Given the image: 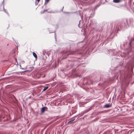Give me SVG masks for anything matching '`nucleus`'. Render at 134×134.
I'll return each instance as SVG.
<instances>
[{
    "mask_svg": "<svg viewBox=\"0 0 134 134\" xmlns=\"http://www.w3.org/2000/svg\"><path fill=\"white\" fill-rule=\"evenodd\" d=\"M134 26V22L132 19L130 18L128 19H124L122 21L117 23H115L114 27L115 31L114 32L113 31L111 32L109 36L110 39H112L116 34L118 32V31L122 29H126L129 26L132 27Z\"/></svg>",
    "mask_w": 134,
    "mask_h": 134,
    "instance_id": "f257e3e1",
    "label": "nucleus"
},
{
    "mask_svg": "<svg viewBox=\"0 0 134 134\" xmlns=\"http://www.w3.org/2000/svg\"><path fill=\"white\" fill-rule=\"evenodd\" d=\"M69 61L68 64L66 65V67L68 69H70L75 66L77 64H78L79 63L82 61L80 58H74L71 60H68Z\"/></svg>",
    "mask_w": 134,
    "mask_h": 134,
    "instance_id": "f03ea898",
    "label": "nucleus"
},
{
    "mask_svg": "<svg viewBox=\"0 0 134 134\" xmlns=\"http://www.w3.org/2000/svg\"><path fill=\"white\" fill-rule=\"evenodd\" d=\"M82 52H80L79 51L77 50L75 51H64L63 53V57L62 59H65L67 58L68 56L70 54H81Z\"/></svg>",
    "mask_w": 134,
    "mask_h": 134,
    "instance_id": "7ed1b4c3",
    "label": "nucleus"
},
{
    "mask_svg": "<svg viewBox=\"0 0 134 134\" xmlns=\"http://www.w3.org/2000/svg\"><path fill=\"white\" fill-rule=\"evenodd\" d=\"M83 80L84 82L82 84L83 85H89L92 84V81L90 80L87 79L86 77L84 78Z\"/></svg>",
    "mask_w": 134,
    "mask_h": 134,
    "instance_id": "20e7f679",
    "label": "nucleus"
},
{
    "mask_svg": "<svg viewBox=\"0 0 134 134\" xmlns=\"http://www.w3.org/2000/svg\"><path fill=\"white\" fill-rule=\"evenodd\" d=\"M48 109V108L46 106H44L41 108L40 111L41 113H40V115H42L43 113L46 111Z\"/></svg>",
    "mask_w": 134,
    "mask_h": 134,
    "instance_id": "39448f33",
    "label": "nucleus"
},
{
    "mask_svg": "<svg viewBox=\"0 0 134 134\" xmlns=\"http://www.w3.org/2000/svg\"><path fill=\"white\" fill-rule=\"evenodd\" d=\"M77 108L76 107H73L71 110V112H70V114H72L75 113L76 111Z\"/></svg>",
    "mask_w": 134,
    "mask_h": 134,
    "instance_id": "423d86ee",
    "label": "nucleus"
},
{
    "mask_svg": "<svg viewBox=\"0 0 134 134\" xmlns=\"http://www.w3.org/2000/svg\"><path fill=\"white\" fill-rule=\"evenodd\" d=\"M78 115H76L74 117L69 119V121L68 122V124H69L71 123L72 122L74 121L75 119V118L77 117Z\"/></svg>",
    "mask_w": 134,
    "mask_h": 134,
    "instance_id": "0eeeda50",
    "label": "nucleus"
},
{
    "mask_svg": "<svg viewBox=\"0 0 134 134\" xmlns=\"http://www.w3.org/2000/svg\"><path fill=\"white\" fill-rule=\"evenodd\" d=\"M112 105V104L111 103H108L105 105H104L103 107L105 108H109L111 107Z\"/></svg>",
    "mask_w": 134,
    "mask_h": 134,
    "instance_id": "6e6552de",
    "label": "nucleus"
},
{
    "mask_svg": "<svg viewBox=\"0 0 134 134\" xmlns=\"http://www.w3.org/2000/svg\"><path fill=\"white\" fill-rule=\"evenodd\" d=\"M95 14V11L92 10V12L91 13L90 15L88 17L89 19L93 18Z\"/></svg>",
    "mask_w": 134,
    "mask_h": 134,
    "instance_id": "1a4fd4ad",
    "label": "nucleus"
},
{
    "mask_svg": "<svg viewBox=\"0 0 134 134\" xmlns=\"http://www.w3.org/2000/svg\"><path fill=\"white\" fill-rule=\"evenodd\" d=\"M57 66V65L55 62H53L52 66L51 67V69H55Z\"/></svg>",
    "mask_w": 134,
    "mask_h": 134,
    "instance_id": "9d476101",
    "label": "nucleus"
},
{
    "mask_svg": "<svg viewBox=\"0 0 134 134\" xmlns=\"http://www.w3.org/2000/svg\"><path fill=\"white\" fill-rule=\"evenodd\" d=\"M25 73L24 71H22L16 72H14L15 74L16 75H20L21 74V75H22L23 74H24Z\"/></svg>",
    "mask_w": 134,
    "mask_h": 134,
    "instance_id": "9b49d317",
    "label": "nucleus"
},
{
    "mask_svg": "<svg viewBox=\"0 0 134 134\" xmlns=\"http://www.w3.org/2000/svg\"><path fill=\"white\" fill-rule=\"evenodd\" d=\"M92 106H91L90 107L88 108L87 109H86L83 112L84 113H86L90 111L91 110H92Z\"/></svg>",
    "mask_w": 134,
    "mask_h": 134,
    "instance_id": "f8f14e48",
    "label": "nucleus"
},
{
    "mask_svg": "<svg viewBox=\"0 0 134 134\" xmlns=\"http://www.w3.org/2000/svg\"><path fill=\"white\" fill-rule=\"evenodd\" d=\"M34 67H30L29 70L24 71L25 72H29L31 71L33 69Z\"/></svg>",
    "mask_w": 134,
    "mask_h": 134,
    "instance_id": "ddd939ff",
    "label": "nucleus"
},
{
    "mask_svg": "<svg viewBox=\"0 0 134 134\" xmlns=\"http://www.w3.org/2000/svg\"><path fill=\"white\" fill-rule=\"evenodd\" d=\"M2 4L3 5V11L6 13L7 14L9 15V14L8 12H7L5 10V9L4 8V0H3V1L2 2Z\"/></svg>",
    "mask_w": 134,
    "mask_h": 134,
    "instance_id": "4468645a",
    "label": "nucleus"
},
{
    "mask_svg": "<svg viewBox=\"0 0 134 134\" xmlns=\"http://www.w3.org/2000/svg\"><path fill=\"white\" fill-rule=\"evenodd\" d=\"M87 103L86 102H81L79 103L80 106V107H83V105L86 104Z\"/></svg>",
    "mask_w": 134,
    "mask_h": 134,
    "instance_id": "2eb2a0df",
    "label": "nucleus"
},
{
    "mask_svg": "<svg viewBox=\"0 0 134 134\" xmlns=\"http://www.w3.org/2000/svg\"><path fill=\"white\" fill-rule=\"evenodd\" d=\"M100 4H98L96 6H95V7L94 8V9H93L92 10H93V11H95V10H97V8L100 6Z\"/></svg>",
    "mask_w": 134,
    "mask_h": 134,
    "instance_id": "dca6fc26",
    "label": "nucleus"
},
{
    "mask_svg": "<svg viewBox=\"0 0 134 134\" xmlns=\"http://www.w3.org/2000/svg\"><path fill=\"white\" fill-rule=\"evenodd\" d=\"M32 54L33 56L35 58V60H36L37 57L36 54L34 52H33Z\"/></svg>",
    "mask_w": 134,
    "mask_h": 134,
    "instance_id": "f3484780",
    "label": "nucleus"
},
{
    "mask_svg": "<svg viewBox=\"0 0 134 134\" xmlns=\"http://www.w3.org/2000/svg\"><path fill=\"white\" fill-rule=\"evenodd\" d=\"M121 0H113V2L114 3H118L121 2Z\"/></svg>",
    "mask_w": 134,
    "mask_h": 134,
    "instance_id": "a211bd4d",
    "label": "nucleus"
},
{
    "mask_svg": "<svg viewBox=\"0 0 134 134\" xmlns=\"http://www.w3.org/2000/svg\"><path fill=\"white\" fill-rule=\"evenodd\" d=\"M47 12L49 13H58V11H53L52 10L50 11H47Z\"/></svg>",
    "mask_w": 134,
    "mask_h": 134,
    "instance_id": "6ab92c4d",
    "label": "nucleus"
},
{
    "mask_svg": "<svg viewBox=\"0 0 134 134\" xmlns=\"http://www.w3.org/2000/svg\"><path fill=\"white\" fill-rule=\"evenodd\" d=\"M40 0H36L35 2V5H37L38 4V3L40 1Z\"/></svg>",
    "mask_w": 134,
    "mask_h": 134,
    "instance_id": "aec40b11",
    "label": "nucleus"
},
{
    "mask_svg": "<svg viewBox=\"0 0 134 134\" xmlns=\"http://www.w3.org/2000/svg\"><path fill=\"white\" fill-rule=\"evenodd\" d=\"M48 88V86H46L44 87V88L43 90V91H45L47 90Z\"/></svg>",
    "mask_w": 134,
    "mask_h": 134,
    "instance_id": "412c9836",
    "label": "nucleus"
},
{
    "mask_svg": "<svg viewBox=\"0 0 134 134\" xmlns=\"http://www.w3.org/2000/svg\"><path fill=\"white\" fill-rule=\"evenodd\" d=\"M47 29H48V31L49 32V33L50 34V33H53L54 32H55V31H51L50 30H49V28H48Z\"/></svg>",
    "mask_w": 134,
    "mask_h": 134,
    "instance_id": "4be33fe9",
    "label": "nucleus"
},
{
    "mask_svg": "<svg viewBox=\"0 0 134 134\" xmlns=\"http://www.w3.org/2000/svg\"><path fill=\"white\" fill-rule=\"evenodd\" d=\"M20 69H23V70H24L26 69H27V67H25L24 68H23L21 66V65H20Z\"/></svg>",
    "mask_w": 134,
    "mask_h": 134,
    "instance_id": "5701e85b",
    "label": "nucleus"
},
{
    "mask_svg": "<svg viewBox=\"0 0 134 134\" xmlns=\"http://www.w3.org/2000/svg\"><path fill=\"white\" fill-rule=\"evenodd\" d=\"M50 1V0H45L44 5L48 3Z\"/></svg>",
    "mask_w": 134,
    "mask_h": 134,
    "instance_id": "b1692460",
    "label": "nucleus"
},
{
    "mask_svg": "<svg viewBox=\"0 0 134 134\" xmlns=\"http://www.w3.org/2000/svg\"><path fill=\"white\" fill-rule=\"evenodd\" d=\"M45 12H47V9H45L43 11H42L41 12V14H43Z\"/></svg>",
    "mask_w": 134,
    "mask_h": 134,
    "instance_id": "393cba45",
    "label": "nucleus"
},
{
    "mask_svg": "<svg viewBox=\"0 0 134 134\" xmlns=\"http://www.w3.org/2000/svg\"><path fill=\"white\" fill-rule=\"evenodd\" d=\"M64 13H65L67 14L68 15L72 13V12H64Z\"/></svg>",
    "mask_w": 134,
    "mask_h": 134,
    "instance_id": "a878e982",
    "label": "nucleus"
},
{
    "mask_svg": "<svg viewBox=\"0 0 134 134\" xmlns=\"http://www.w3.org/2000/svg\"><path fill=\"white\" fill-rule=\"evenodd\" d=\"M132 132L131 131H130V130H129L127 132V134H131Z\"/></svg>",
    "mask_w": 134,
    "mask_h": 134,
    "instance_id": "bb28decb",
    "label": "nucleus"
},
{
    "mask_svg": "<svg viewBox=\"0 0 134 134\" xmlns=\"http://www.w3.org/2000/svg\"><path fill=\"white\" fill-rule=\"evenodd\" d=\"M98 118H97L92 120L93 122H95L98 120Z\"/></svg>",
    "mask_w": 134,
    "mask_h": 134,
    "instance_id": "cd10ccee",
    "label": "nucleus"
},
{
    "mask_svg": "<svg viewBox=\"0 0 134 134\" xmlns=\"http://www.w3.org/2000/svg\"><path fill=\"white\" fill-rule=\"evenodd\" d=\"M14 41L15 42V43H16V49H18V42H16L15 40H14Z\"/></svg>",
    "mask_w": 134,
    "mask_h": 134,
    "instance_id": "c85d7f7f",
    "label": "nucleus"
},
{
    "mask_svg": "<svg viewBox=\"0 0 134 134\" xmlns=\"http://www.w3.org/2000/svg\"><path fill=\"white\" fill-rule=\"evenodd\" d=\"M53 62L52 61V60H51L50 62V63H49V66H50L53 63Z\"/></svg>",
    "mask_w": 134,
    "mask_h": 134,
    "instance_id": "c756f323",
    "label": "nucleus"
},
{
    "mask_svg": "<svg viewBox=\"0 0 134 134\" xmlns=\"http://www.w3.org/2000/svg\"><path fill=\"white\" fill-rule=\"evenodd\" d=\"M41 77V75H39V76H38L37 77V78H38V79H39V78H40Z\"/></svg>",
    "mask_w": 134,
    "mask_h": 134,
    "instance_id": "7c9ffc66",
    "label": "nucleus"
},
{
    "mask_svg": "<svg viewBox=\"0 0 134 134\" xmlns=\"http://www.w3.org/2000/svg\"><path fill=\"white\" fill-rule=\"evenodd\" d=\"M56 26H57V28H58V25H56Z\"/></svg>",
    "mask_w": 134,
    "mask_h": 134,
    "instance_id": "2f4dec72",
    "label": "nucleus"
},
{
    "mask_svg": "<svg viewBox=\"0 0 134 134\" xmlns=\"http://www.w3.org/2000/svg\"><path fill=\"white\" fill-rule=\"evenodd\" d=\"M64 7L63 6V8L61 10V11H63V8H64Z\"/></svg>",
    "mask_w": 134,
    "mask_h": 134,
    "instance_id": "473e14b6",
    "label": "nucleus"
},
{
    "mask_svg": "<svg viewBox=\"0 0 134 134\" xmlns=\"http://www.w3.org/2000/svg\"><path fill=\"white\" fill-rule=\"evenodd\" d=\"M80 21H79V24H78V26H79V25H80Z\"/></svg>",
    "mask_w": 134,
    "mask_h": 134,
    "instance_id": "72a5a7b5",
    "label": "nucleus"
},
{
    "mask_svg": "<svg viewBox=\"0 0 134 134\" xmlns=\"http://www.w3.org/2000/svg\"><path fill=\"white\" fill-rule=\"evenodd\" d=\"M12 39H13V40L14 41V40H14V38L13 37H12Z\"/></svg>",
    "mask_w": 134,
    "mask_h": 134,
    "instance_id": "f704fd0d",
    "label": "nucleus"
},
{
    "mask_svg": "<svg viewBox=\"0 0 134 134\" xmlns=\"http://www.w3.org/2000/svg\"><path fill=\"white\" fill-rule=\"evenodd\" d=\"M123 45L124 47H125V44L124 43L123 44Z\"/></svg>",
    "mask_w": 134,
    "mask_h": 134,
    "instance_id": "c9c22d12",
    "label": "nucleus"
},
{
    "mask_svg": "<svg viewBox=\"0 0 134 134\" xmlns=\"http://www.w3.org/2000/svg\"><path fill=\"white\" fill-rule=\"evenodd\" d=\"M21 62H22V63H24V62H24V61H22Z\"/></svg>",
    "mask_w": 134,
    "mask_h": 134,
    "instance_id": "e433bc0d",
    "label": "nucleus"
},
{
    "mask_svg": "<svg viewBox=\"0 0 134 134\" xmlns=\"http://www.w3.org/2000/svg\"><path fill=\"white\" fill-rule=\"evenodd\" d=\"M122 43L120 45V47H121V46H122Z\"/></svg>",
    "mask_w": 134,
    "mask_h": 134,
    "instance_id": "4c0bfd02",
    "label": "nucleus"
},
{
    "mask_svg": "<svg viewBox=\"0 0 134 134\" xmlns=\"http://www.w3.org/2000/svg\"><path fill=\"white\" fill-rule=\"evenodd\" d=\"M120 65L121 66H122V63H121L120 64Z\"/></svg>",
    "mask_w": 134,
    "mask_h": 134,
    "instance_id": "58836bf2",
    "label": "nucleus"
},
{
    "mask_svg": "<svg viewBox=\"0 0 134 134\" xmlns=\"http://www.w3.org/2000/svg\"><path fill=\"white\" fill-rule=\"evenodd\" d=\"M69 102L70 103H71V102H70V101H69ZM71 103H72V102H71Z\"/></svg>",
    "mask_w": 134,
    "mask_h": 134,
    "instance_id": "ea45409f",
    "label": "nucleus"
},
{
    "mask_svg": "<svg viewBox=\"0 0 134 134\" xmlns=\"http://www.w3.org/2000/svg\"><path fill=\"white\" fill-rule=\"evenodd\" d=\"M106 26H107V25H105Z\"/></svg>",
    "mask_w": 134,
    "mask_h": 134,
    "instance_id": "a19ab883",
    "label": "nucleus"
},
{
    "mask_svg": "<svg viewBox=\"0 0 134 134\" xmlns=\"http://www.w3.org/2000/svg\"><path fill=\"white\" fill-rule=\"evenodd\" d=\"M8 45H9V44H7V46H8Z\"/></svg>",
    "mask_w": 134,
    "mask_h": 134,
    "instance_id": "79ce46f5",
    "label": "nucleus"
},
{
    "mask_svg": "<svg viewBox=\"0 0 134 134\" xmlns=\"http://www.w3.org/2000/svg\"><path fill=\"white\" fill-rule=\"evenodd\" d=\"M100 113H102V112H100Z\"/></svg>",
    "mask_w": 134,
    "mask_h": 134,
    "instance_id": "37998d69",
    "label": "nucleus"
},
{
    "mask_svg": "<svg viewBox=\"0 0 134 134\" xmlns=\"http://www.w3.org/2000/svg\"><path fill=\"white\" fill-rule=\"evenodd\" d=\"M74 134H75V133H74Z\"/></svg>",
    "mask_w": 134,
    "mask_h": 134,
    "instance_id": "c03bdc74",
    "label": "nucleus"
},
{
    "mask_svg": "<svg viewBox=\"0 0 134 134\" xmlns=\"http://www.w3.org/2000/svg\"><path fill=\"white\" fill-rule=\"evenodd\" d=\"M0 11H1V10H0Z\"/></svg>",
    "mask_w": 134,
    "mask_h": 134,
    "instance_id": "a18cd8bd",
    "label": "nucleus"
}]
</instances>
